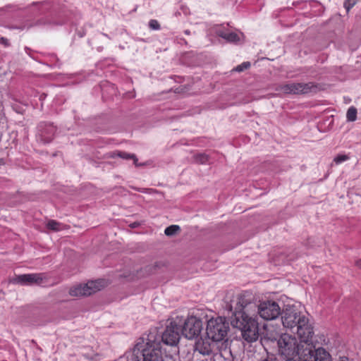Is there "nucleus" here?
Segmentation results:
<instances>
[{
	"label": "nucleus",
	"instance_id": "nucleus-6",
	"mask_svg": "<svg viewBox=\"0 0 361 361\" xmlns=\"http://www.w3.org/2000/svg\"><path fill=\"white\" fill-rule=\"evenodd\" d=\"M229 330L228 323L225 318L219 317L212 318L207 322L206 334L213 342L227 341L225 339Z\"/></svg>",
	"mask_w": 361,
	"mask_h": 361
},
{
	"label": "nucleus",
	"instance_id": "nucleus-21",
	"mask_svg": "<svg viewBox=\"0 0 361 361\" xmlns=\"http://www.w3.org/2000/svg\"><path fill=\"white\" fill-rule=\"evenodd\" d=\"M47 227L54 231H59L61 230V224L55 220H49L47 224Z\"/></svg>",
	"mask_w": 361,
	"mask_h": 361
},
{
	"label": "nucleus",
	"instance_id": "nucleus-20",
	"mask_svg": "<svg viewBox=\"0 0 361 361\" xmlns=\"http://www.w3.org/2000/svg\"><path fill=\"white\" fill-rule=\"evenodd\" d=\"M116 157H118L123 159H131V157H134V154H129L126 152H118L117 153H112L110 155V157L114 158Z\"/></svg>",
	"mask_w": 361,
	"mask_h": 361
},
{
	"label": "nucleus",
	"instance_id": "nucleus-16",
	"mask_svg": "<svg viewBox=\"0 0 361 361\" xmlns=\"http://www.w3.org/2000/svg\"><path fill=\"white\" fill-rule=\"evenodd\" d=\"M219 35L226 39L228 42H237L239 40V37L238 36V35L235 32H221L219 33Z\"/></svg>",
	"mask_w": 361,
	"mask_h": 361
},
{
	"label": "nucleus",
	"instance_id": "nucleus-36",
	"mask_svg": "<svg viewBox=\"0 0 361 361\" xmlns=\"http://www.w3.org/2000/svg\"><path fill=\"white\" fill-rule=\"evenodd\" d=\"M185 33L186 35H189V34H190V31H189V30H185Z\"/></svg>",
	"mask_w": 361,
	"mask_h": 361
},
{
	"label": "nucleus",
	"instance_id": "nucleus-18",
	"mask_svg": "<svg viewBox=\"0 0 361 361\" xmlns=\"http://www.w3.org/2000/svg\"><path fill=\"white\" fill-rule=\"evenodd\" d=\"M347 121L349 122H353L357 119V109L354 106H350L346 114Z\"/></svg>",
	"mask_w": 361,
	"mask_h": 361
},
{
	"label": "nucleus",
	"instance_id": "nucleus-11",
	"mask_svg": "<svg viewBox=\"0 0 361 361\" xmlns=\"http://www.w3.org/2000/svg\"><path fill=\"white\" fill-rule=\"evenodd\" d=\"M47 280L46 276L43 273L25 274L16 276L11 279L10 282L22 286H40Z\"/></svg>",
	"mask_w": 361,
	"mask_h": 361
},
{
	"label": "nucleus",
	"instance_id": "nucleus-12",
	"mask_svg": "<svg viewBox=\"0 0 361 361\" xmlns=\"http://www.w3.org/2000/svg\"><path fill=\"white\" fill-rule=\"evenodd\" d=\"M281 314L283 326L291 330L298 326L299 319L303 316L295 307L288 305L281 312Z\"/></svg>",
	"mask_w": 361,
	"mask_h": 361
},
{
	"label": "nucleus",
	"instance_id": "nucleus-10",
	"mask_svg": "<svg viewBox=\"0 0 361 361\" xmlns=\"http://www.w3.org/2000/svg\"><path fill=\"white\" fill-rule=\"evenodd\" d=\"M105 286L104 280H97L89 281L85 284H80L76 286L69 290V294L71 296H89L103 288Z\"/></svg>",
	"mask_w": 361,
	"mask_h": 361
},
{
	"label": "nucleus",
	"instance_id": "nucleus-4",
	"mask_svg": "<svg viewBox=\"0 0 361 361\" xmlns=\"http://www.w3.org/2000/svg\"><path fill=\"white\" fill-rule=\"evenodd\" d=\"M277 345L279 355L286 361L295 360L296 356L300 359L306 349L295 336L288 334L281 335L277 341Z\"/></svg>",
	"mask_w": 361,
	"mask_h": 361
},
{
	"label": "nucleus",
	"instance_id": "nucleus-34",
	"mask_svg": "<svg viewBox=\"0 0 361 361\" xmlns=\"http://www.w3.org/2000/svg\"><path fill=\"white\" fill-rule=\"evenodd\" d=\"M160 264H161L160 263H156V264L154 265V267H159V265H160Z\"/></svg>",
	"mask_w": 361,
	"mask_h": 361
},
{
	"label": "nucleus",
	"instance_id": "nucleus-35",
	"mask_svg": "<svg viewBox=\"0 0 361 361\" xmlns=\"http://www.w3.org/2000/svg\"><path fill=\"white\" fill-rule=\"evenodd\" d=\"M4 164V161L3 159H0V166L3 165Z\"/></svg>",
	"mask_w": 361,
	"mask_h": 361
},
{
	"label": "nucleus",
	"instance_id": "nucleus-15",
	"mask_svg": "<svg viewBox=\"0 0 361 361\" xmlns=\"http://www.w3.org/2000/svg\"><path fill=\"white\" fill-rule=\"evenodd\" d=\"M208 337L205 338H200L195 343V350L203 355H209L212 353L214 343L210 341Z\"/></svg>",
	"mask_w": 361,
	"mask_h": 361
},
{
	"label": "nucleus",
	"instance_id": "nucleus-8",
	"mask_svg": "<svg viewBox=\"0 0 361 361\" xmlns=\"http://www.w3.org/2000/svg\"><path fill=\"white\" fill-rule=\"evenodd\" d=\"M181 317L180 331L183 336L188 339H193L200 334L202 329V320L195 317L190 316L186 319Z\"/></svg>",
	"mask_w": 361,
	"mask_h": 361
},
{
	"label": "nucleus",
	"instance_id": "nucleus-24",
	"mask_svg": "<svg viewBox=\"0 0 361 361\" xmlns=\"http://www.w3.org/2000/svg\"><path fill=\"white\" fill-rule=\"evenodd\" d=\"M358 0H345L344 1V7L345 8L347 12L350 11V9L357 3Z\"/></svg>",
	"mask_w": 361,
	"mask_h": 361
},
{
	"label": "nucleus",
	"instance_id": "nucleus-28",
	"mask_svg": "<svg viewBox=\"0 0 361 361\" xmlns=\"http://www.w3.org/2000/svg\"><path fill=\"white\" fill-rule=\"evenodd\" d=\"M338 361H350V359L346 356H340Z\"/></svg>",
	"mask_w": 361,
	"mask_h": 361
},
{
	"label": "nucleus",
	"instance_id": "nucleus-14",
	"mask_svg": "<svg viewBox=\"0 0 361 361\" xmlns=\"http://www.w3.org/2000/svg\"><path fill=\"white\" fill-rule=\"evenodd\" d=\"M56 128L51 123H41L38 126V137L43 143H49L54 139Z\"/></svg>",
	"mask_w": 361,
	"mask_h": 361
},
{
	"label": "nucleus",
	"instance_id": "nucleus-9",
	"mask_svg": "<svg viewBox=\"0 0 361 361\" xmlns=\"http://www.w3.org/2000/svg\"><path fill=\"white\" fill-rule=\"evenodd\" d=\"M296 329V334L300 338V343L306 348H311L314 345L312 337L314 335L313 327L309 323V319L305 316H302L299 319V322Z\"/></svg>",
	"mask_w": 361,
	"mask_h": 361
},
{
	"label": "nucleus",
	"instance_id": "nucleus-37",
	"mask_svg": "<svg viewBox=\"0 0 361 361\" xmlns=\"http://www.w3.org/2000/svg\"><path fill=\"white\" fill-rule=\"evenodd\" d=\"M40 24H41V23H40V22H37V23H36V25H40Z\"/></svg>",
	"mask_w": 361,
	"mask_h": 361
},
{
	"label": "nucleus",
	"instance_id": "nucleus-30",
	"mask_svg": "<svg viewBox=\"0 0 361 361\" xmlns=\"http://www.w3.org/2000/svg\"><path fill=\"white\" fill-rule=\"evenodd\" d=\"M133 190L139 191V192H145L147 189H143V188H137L136 187H131Z\"/></svg>",
	"mask_w": 361,
	"mask_h": 361
},
{
	"label": "nucleus",
	"instance_id": "nucleus-17",
	"mask_svg": "<svg viewBox=\"0 0 361 361\" xmlns=\"http://www.w3.org/2000/svg\"><path fill=\"white\" fill-rule=\"evenodd\" d=\"M194 161L198 164H204L209 160V156L204 153L197 154L193 156Z\"/></svg>",
	"mask_w": 361,
	"mask_h": 361
},
{
	"label": "nucleus",
	"instance_id": "nucleus-22",
	"mask_svg": "<svg viewBox=\"0 0 361 361\" xmlns=\"http://www.w3.org/2000/svg\"><path fill=\"white\" fill-rule=\"evenodd\" d=\"M350 159V157L346 154H338L334 157V161L336 164H339L345 161H347Z\"/></svg>",
	"mask_w": 361,
	"mask_h": 361
},
{
	"label": "nucleus",
	"instance_id": "nucleus-2",
	"mask_svg": "<svg viewBox=\"0 0 361 361\" xmlns=\"http://www.w3.org/2000/svg\"><path fill=\"white\" fill-rule=\"evenodd\" d=\"M132 360L133 361H159L161 360L160 341L157 338L156 329H151L147 338L143 337L135 345Z\"/></svg>",
	"mask_w": 361,
	"mask_h": 361
},
{
	"label": "nucleus",
	"instance_id": "nucleus-33",
	"mask_svg": "<svg viewBox=\"0 0 361 361\" xmlns=\"http://www.w3.org/2000/svg\"><path fill=\"white\" fill-rule=\"evenodd\" d=\"M137 225H138V224H137V223H133V224L131 225V227H132V228H135Z\"/></svg>",
	"mask_w": 361,
	"mask_h": 361
},
{
	"label": "nucleus",
	"instance_id": "nucleus-27",
	"mask_svg": "<svg viewBox=\"0 0 361 361\" xmlns=\"http://www.w3.org/2000/svg\"><path fill=\"white\" fill-rule=\"evenodd\" d=\"M131 159L133 160V162H134V164L136 166H142L144 165L143 164H139L138 163V160H137V158L136 157V156L134 154V157H131Z\"/></svg>",
	"mask_w": 361,
	"mask_h": 361
},
{
	"label": "nucleus",
	"instance_id": "nucleus-7",
	"mask_svg": "<svg viewBox=\"0 0 361 361\" xmlns=\"http://www.w3.org/2000/svg\"><path fill=\"white\" fill-rule=\"evenodd\" d=\"M277 91L284 94H306L315 93L319 90L318 85L314 82H290L279 85Z\"/></svg>",
	"mask_w": 361,
	"mask_h": 361
},
{
	"label": "nucleus",
	"instance_id": "nucleus-23",
	"mask_svg": "<svg viewBox=\"0 0 361 361\" xmlns=\"http://www.w3.org/2000/svg\"><path fill=\"white\" fill-rule=\"evenodd\" d=\"M250 66V63L247 61V62H243V63H241L240 65H238V66H236L235 68H234V71H237V72H242L244 70H246L247 68H249Z\"/></svg>",
	"mask_w": 361,
	"mask_h": 361
},
{
	"label": "nucleus",
	"instance_id": "nucleus-13",
	"mask_svg": "<svg viewBox=\"0 0 361 361\" xmlns=\"http://www.w3.org/2000/svg\"><path fill=\"white\" fill-rule=\"evenodd\" d=\"M300 359L302 361H332L331 355L324 348L315 349V346L306 348Z\"/></svg>",
	"mask_w": 361,
	"mask_h": 361
},
{
	"label": "nucleus",
	"instance_id": "nucleus-32",
	"mask_svg": "<svg viewBox=\"0 0 361 361\" xmlns=\"http://www.w3.org/2000/svg\"><path fill=\"white\" fill-rule=\"evenodd\" d=\"M221 357V354H215L214 356V361H216L217 359L220 358Z\"/></svg>",
	"mask_w": 361,
	"mask_h": 361
},
{
	"label": "nucleus",
	"instance_id": "nucleus-19",
	"mask_svg": "<svg viewBox=\"0 0 361 361\" xmlns=\"http://www.w3.org/2000/svg\"><path fill=\"white\" fill-rule=\"evenodd\" d=\"M180 231V228L178 225H171L168 226L165 231L164 233L167 236H173L176 235L178 232Z\"/></svg>",
	"mask_w": 361,
	"mask_h": 361
},
{
	"label": "nucleus",
	"instance_id": "nucleus-29",
	"mask_svg": "<svg viewBox=\"0 0 361 361\" xmlns=\"http://www.w3.org/2000/svg\"><path fill=\"white\" fill-rule=\"evenodd\" d=\"M261 361H276V360L274 358L267 356L265 358L262 359Z\"/></svg>",
	"mask_w": 361,
	"mask_h": 361
},
{
	"label": "nucleus",
	"instance_id": "nucleus-25",
	"mask_svg": "<svg viewBox=\"0 0 361 361\" xmlns=\"http://www.w3.org/2000/svg\"><path fill=\"white\" fill-rule=\"evenodd\" d=\"M149 26L152 30H159L160 25L156 20H151L149 23Z\"/></svg>",
	"mask_w": 361,
	"mask_h": 361
},
{
	"label": "nucleus",
	"instance_id": "nucleus-31",
	"mask_svg": "<svg viewBox=\"0 0 361 361\" xmlns=\"http://www.w3.org/2000/svg\"><path fill=\"white\" fill-rule=\"evenodd\" d=\"M355 265L358 268L361 269V259H357V260L355 261Z\"/></svg>",
	"mask_w": 361,
	"mask_h": 361
},
{
	"label": "nucleus",
	"instance_id": "nucleus-5",
	"mask_svg": "<svg viewBox=\"0 0 361 361\" xmlns=\"http://www.w3.org/2000/svg\"><path fill=\"white\" fill-rule=\"evenodd\" d=\"M180 326L181 317L180 316L169 319L164 331L160 336L157 334V338L167 345H176L180 338Z\"/></svg>",
	"mask_w": 361,
	"mask_h": 361
},
{
	"label": "nucleus",
	"instance_id": "nucleus-26",
	"mask_svg": "<svg viewBox=\"0 0 361 361\" xmlns=\"http://www.w3.org/2000/svg\"><path fill=\"white\" fill-rule=\"evenodd\" d=\"M0 44L4 45L6 47H8L10 46V42H9L8 39L4 37H0Z\"/></svg>",
	"mask_w": 361,
	"mask_h": 361
},
{
	"label": "nucleus",
	"instance_id": "nucleus-1",
	"mask_svg": "<svg viewBox=\"0 0 361 361\" xmlns=\"http://www.w3.org/2000/svg\"><path fill=\"white\" fill-rule=\"evenodd\" d=\"M239 295L226 305L228 314L231 313V324L241 331L243 338L247 342L256 341L259 337L258 322L256 315H252L245 309L244 304L239 303Z\"/></svg>",
	"mask_w": 361,
	"mask_h": 361
},
{
	"label": "nucleus",
	"instance_id": "nucleus-3",
	"mask_svg": "<svg viewBox=\"0 0 361 361\" xmlns=\"http://www.w3.org/2000/svg\"><path fill=\"white\" fill-rule=\"evenodd\" d=\"M239 295V303L244 304L245 309L252 315L259 314L265 320L276 319L281 313V307L275 301H265L259 305L254 301V297L250 292H244Z\"/></svg>",
	"mask_w": 361,
	"mask_h": 361
}]
</instances>
